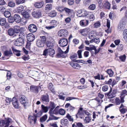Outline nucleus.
I'll use <instances>...</instances> for the list:
<instances>
[{
  "instance_id": "4468645a",
  "label": "nucleus",
  "mask_w": 127,
  "mask_h": 127,
  "mask_svg": "<svg viewBox=\"0 0 127 127\" xmlns=\"http://www.w3.org/2000/svg\"><path fill=\"white\" fill-rule=\"evenodd\" d=\"M59 107V106H57L55 108V109H54V110L53 111H52V114H50V116H51L53 117L54 118L53 119L55 120H58L59 118L58 117H54L53 116V114H57L58 113V109L57 108Z\"/></svg>"
},
{
  "instance_id": "4d7b16f0",
  "label": "nucleus",
  "mask_w": 127,
  "mask_h": 127,
  "mask_svg": "<svg viewBox=\"0 0 127 127\" xmlns=\"http://www.w3.org/2000/svg\"><path fill=\"white\" fill-rule=\"evenodd\" d=\"M64 8L62 6H59L56 8L58 11L62 12L64 11Z\"/></svg>"
},
{
  "instance_id": "1a4fd4ad",
  "label": "nucleus",
  "mask_w": 127,
  "mask_h": 127,
  "mask_svg": "<svg viewBox=\"0 0 127 127\" xmlns=\"http://www.w3.org/2000/svg\"><path fill=\"white\" fill-rule=\"evenodd\" d=\"M76 116L77 118L80 117L81 119H82L84 117V111L82 108L81 107L80 108Z\"/></svg>"
},
{
  "instance_id": "680f3d73",
  "label": "nucleus",
  "mask_w": 127,
  "mask_h": 127,
  "mask_svg": "<svg viewBox=\"0 0 127 127\" xmlns=\"http://www.w3.org/2000/svg\"><path fill=\"white\" fill-rule=\"evenodd\" d=\"M52 5L51 4H49L47 5L45 7L46 10H50L52 8Z\"/></svg>"
},
{
  "instance_id": "dca6fc26",
  "label": "nucleus",
  "mask_w": 127,
  "mask_h": 127,
  "mask_svg": "<svg viewBox=\"0 0 127 127\" xmlns=\"http://www.w3.org/2000/svg\"><path fill=\"white\" fill-rule=\"evenodd\" d=\"M89 20H81L80 22V25L82 27H86L89 24Z\"/></svg>"
},
{
  "instance_id": "bb28decb",
  "label": "nucleus",
  "mask_w": 127,
  "mask_h": 127,
  "mask_svg": "<svg viewBox=\"0 0 127 127\" xmlns=\"http://www.w3.org/2000/svg\"><path fill=\"white\" fill-rule=\"evenodd\" d=\"M80 13L81 15L79 16L81 17L88 16L89 14L91 13V12L86 11H80Z\"/></svg>"
},
{
  "instance_id": "e433bc0d",
  "label": "nucleus",
  "mask_w": 127,
  "mask_h": 127,
  "mask_svg": "<svg viewBox=\"0 0 127 127\" xmlns=\"http://www.w3.org/2000/svg\"><path fill=\"white\" fill-rule=\"evenodd\" d=\"M24 9V7L23 6L21 5L19 7H17L16 10L17 12L18 13H20Z\"/></svg>"
},
{
  "instance_id": "a211bd4d",
  "label": "nucleus",
  "mask_w": 127,
  "mask_h": 127,
  "mask_svg": "<svg viewBox=\"0 0 127 127\" xmlns=\"http://www.w3.org/2000/svg\"><path fill=\"white\" fill-rule=\"evenodd\" d=\"M12 102V104L15 108L16 109L18 108L19 105L18 100L14 97L13 98Z\"/></svg>"
},
{
  "instance_id": "ddd939ff",
  "label": "nucleus",
  "mask_w": 127,
  "mask_h": 127,
  "mask_svg": "<svg viewBox=\"0 0 127 127\" xmlns=\"http://www.w3.org/2000/svg\"><path fill=\"white\" fill-rule=\"evenodd\" d=\"M78 32L84 36L87 35L89 32L88 29L87 28L79 30H78Z\"/></svg>"
},
{
  "instance_id": "79ce46f5",
  "label": "nucleus",
  "mask_w": 127,
  "mask_h": 127,
  "mask_svg": "<svg viewBox=\"0 0 127 127\" xmlns=\"http://www.w3.org/2000/svg\"><path fill=\"white\" fill-rule=\"evenodd\" d=\"M88 16L89 17L90 21H93L95 19L93 13L91 12V13L89 14Z\"/></svg>"
},
{
  "instance_id": "c03bdc74",
  "label": "nucleus",
  "mask_w": 127,
  "mask_h": 127,
  "mask_svg": "<svg viewBox=\"0 0 127 127\" xmlns=\"http://www.w3.org/2000/svg\"><path fill=\"white\" fill-rule=\"evenodd\" d=\"M41 107L43 112L46 113L48 111V108L47 107L43 105H42L41 106Z\"/></svg>"
},
{
  "instance_id": "de8ad7c7",
  "label": "nucleus",
  "mask_w": 127,
  "mask_h": 127,
  "mask_svg": "<svg viewBox=\"0 0 127 127\" xmlns=\"http://www.w3.org/2000/svg\"><path fill=\"white\" fill-rule=\"evenodd\" d=\"M96 7V5L95 4H91L89 7L88 8L89 9L94 10Z\"/></svg>"
},
{
  "instance_id": "7ed1b4c3",
  "label": "nucleus",
  "mask_w": 127,
  "mask_h": 127,
  "mask_svg": "<svg viewBox=\"0 0 127 127\" xmlns=\"http://www.w3.org/2000/svg\"><path fill=\"white\" fill-rule=\"evenodd\" d=\"M58 34L59 36L63 38L67 36L68 33V31L66 30L61 29L58 31Z\"/></svg>"
},
{
  "instance_id": "ea45409f",
  "label": "nucleus",
  "mask_w": 127,
  "mask_h": 127,
  "mask_svg": "<svg viewBox=\"0 0 127 127\" xmlns=\"http://www.w3.org/2000/svg\"><path fill=\"white\" fill-rule=\"evenodd\" d=\"M91 118L89 116H87L86 117L85 119H84V121L85 123H88L91 121Z\"/></svg>"
},
{
  "instance_id": "c85d7f7f",
  "label": "nucleus",
  "mask_w": 127,
  "mask_h": 127,
  "mask_svg": "<svg viewBox=\"0 0 127 127\" xmlns=\"http://www.w3.org/2000/svg\"><path fill=\"white\" fill-rule=\"evenodd\" d=\"M46 45L47 47L49 48H53L54 46L53 43L51 41H47L46 43Z\"/></svg>"
},
{
  "instance_id": "864d4df0",
  "label": "nucleus",
  "mask_w": 127,
  "mask_h": 127,
  "mask_svg": "<svg viewBox=\"0 0 127 127\" xmlns=\"http://www.w3.org/2000/svg\"><path fill=\"white\" fill-rule=\"evenodd\" d=\"M47 116L46 115H45L43 116L40 119V121L41 122H45L47 119Z\"/></svg>"
},
{
  "instance_id": "cd10ccee",
  "label": "nucleus",
  "mask_w": 127,
  "mask_h": 127,
  "mask_svg": "<svg viewBox=\"0 0 127 127\" xmlns=\"http://www.w3.org/2000/svg\"><path fill=\"white\" fill-rule=\"evenodd\" d=\"M37 72L34 71H30L28 73V76L33 78L34 77V76L35 75V74Z\"/></svg>"
},
{
  "instance_id": "bf43d9fd",
  "label": "nucleus",
  "mask_w": 127,
  "mask_h": 127,
  "mask_svg": "<svg viewBox=\"0 0 127 127\" xmlns=\"http://www.w3.org/2000/svg\"><path fill=\"white\" fill-rule=\"evenodd\" d=\"M123 45L122 44H120L118 46L117 49L119 51H121L123 49Z\"/></svg>"
},
{
  "instance_id": "4c0bfd02",
  "label": "nucleus",
  "mask_w": 127,
  "mask_h": 127,
  "mask_svg": "<svg viewBox=\"0 0 127 127\" xmlns=\"http://www.w3.org/2000/svg\"><path fill=\"white\" fill-rule=\"evenodd\" d=\"M57 12L55 11L54 10L51 11L48 14L49 16L51 17H54L56 16Z\"/></svg>"
},
{
  "instance_id": "37998d69",
  "label": "nucleus",
  "mask_w": 127,
  "mask_h": 127,
  "mask_svg": "<svg viewBox=\"0 0 127 127\" xmlns=\"http://www.w3.org/2000/svg\"><path fill=\"white\" fill-rule=\"evenodd\" d=\"M8 32L10 36L13 35L15 32L14 30L12 28L9 29L8 31Z\"/></svg>"
},
{
  "instance_id": "b1692460",
  "label": "nucleus",
  "mask_w": 127,
  "mask_h": 127,
  "mask_svg": "<svg viewBox=\"0 0 127 127\" xmlns=\"http://www.w3.org/2000/svg\"><path fill=\"white\" fill-rule=\"evenodd\" d=\"M44 4V2L41 1L40 2H37L35 3L34 6L37 8H40L42 7Z\"/></svg>"
},
{
  "instance_id": "6ab92c4d",
  "label": "nucleus",
  "mask_w": 127,
  "mask_h": 127,
  "mask_svg": "<svg viewBox=\"0 0 127 127\" xmlns=\"http://www.w3.org/2000/svg\"><path fill=\"white\" fill-rule=\"evenodd\" d=\"M56 106V105L54 102H50L49 106V108L50 109L49 112V114H52V111L53 110V109L55 108Z\"/></svg>"
},
{
  "instance_id": "0e129e2a",
  "label": "nucleus",
  "mask_w": 127,
  "mask_h": 127,
  "mask_svg": "<svg viewBox=\"0 0 127 127\" xmlns=\"http://www.w3.org/2000/svg\"><path fill=\"white\" fill-rule=\"evenodd\" d=\"M8 21L9 23H12L14 22V18H13L12 17H10L8 19Z\"/></svg>"
},
{
  "instance_id": "49530a36",
  "label": "nucleus",
  "mask_w": 127,
  "mask_h": 127,
  "mask_svg": "<svg viewBox=\"0 0 127 127\" xmlns=\"http://www.w3.org/2000/svg\"><path fill=\"white\" fill-rule=\"evenodd\" d=\"M70 122H73V119L71 116L69 114H66V117Z\"/></svg>"
},
{
  "instance_id": "aec40b11",
  "label": "nucleus",
  "mask_w": 127,
  "mask_h": 127,
  "mask_svg": "<svg viewBox=\"0 0 127 127\" xmlns=\"http://www.w3.org/2000/svg\"><path fill=\"white\" fill-rule=\"evenodd\" d=\"M27 38L29 41L32 42L34 39L35 36L33 34L30 33L28 34Z\"/></svg>"
},
{
  "instance_id": "7c9ffc66",
  "label": "nucleus",
  "mask_w": 127,
  "mask_h": 127,
  "mask_svg": "<svg viewBox=\"0 0 127 127\" xmlns=\"http://www.w3.org/2000/svg\"><path fill=\"white\" fill-rule=\"evenodd\" d=\"M68 123V121L67 119H64L61 120V123L63 126H66Z\"/></svg>"
},
{
  "instance_id": "a18cd8bd",
  "label": "nucleus",
  "mask_w": 127,
  "mask_h": 127,
  "mask_svg": "<svg viewBox=\"0 0 127 127\" xmlns=\"http://www.w3.org/2000/svg\"><path fill=\"white\" fill-rule=\"evenodd\" d=\"M15 3L13 1H9L8 3V5L11 7H13L15 6Z\"/></svg>"
},
{
  "instance_id": "f3484780",
  "label": "nucleus",
  "mask_w": 127,
  "mask_h": 127,
  "mask_svg": "<svg viewBox=\"0 0 127 127\" xmlns=\"http://www.w3.org/2000/svg\"><path fill=\"white\" fill-rule=\"evenodd\" d=\"M41 99L43 103H47L49 101L48 95H43L41 97Z\"/></svg>"
},
{
  "instance_id": "69168bd1",
  "label": "nucleus",
  "mask_w": 127,
  "mask_h": 127,
  "mask_svg": "<svg viewBox=\"0 0 127 127\" xmlns=\"http://www.w3.org/2000/svg\"><path fill=\"white\" fill-rule=\"evenodd\" d=\"M87 87V86L86 85H85L83 86H79L77 88L79 89H83L86 88Z\"/></svg>"
},
{
  "instance_id": "9d476101",
  "label": "nucleus",
  "mask_w": 127,
  "mask_h": 127,
  "mask_svg": "<svg viewBox=\"0 0 127 127\" xmlns=\"http://www.w3.org/2000/svg\"><path fill=\"white\" fill-rule=\"evenodd\" d=\"M112 89L111 88L109 92L107 93V95L108 96L109 98H111L115 97V95L116 93V91L114 89V90L111 93Z\"/></svg>"
},
{
  "instance_id": "412c9836",
  "label": "nucleus",
  "mask_w": 127,
  "mask_h": 127,
  "mask_svg": "<svg viewBox=\"0 0 127 127\" xmlns=\"http://www.w3.org/2000/svg\"><path fill=\"white\" fill-rule=\"evenodd\" d=\"M58 50L59 51V53L58 54V56L60 57H62L64 56V54L68 53V48H67L66 51L64 52L60 49L59 48Z\"/></svg>"
},
{
  "instance_id": "c9c22d12",
  "label": "nucleus",
  "mask_w": 127,
  "mask_h": 127,
  "mask_svg": "<svg viewBox=\"0 0 127 127\" xmlns=\"http://www.w3.org/2000/svg\"><path fill=\"white\" fill-rule=\"evenodd\" d=\"M14 31L16 33H19L20 31V27L18 26L15 25L14 27Z\"/></svg>"
},
{
  "instance_id": "052dcab7",
  "label": "nucleus",
  "mask_w": 127,
  "mask_h": 127,
  "mask_svg": "<svg viewBox=\"0 0 127 127\" xmlns=\"http://www.w3.org/2000/svg\"><path fill=\"white\" fill-rule=\"evenodd\" d=\"M64 10L65 12L66 13H67L68 14H69L71 13L72 10L66 7H64Z\"/></svg>"
},
{
  "instance_id": "72a5a7b5",
  "label": "nucleus",
  "mask_w": 127,
  "mask_h": 127,
  "mask_svg": "<svg viewBox=\"0 0 127 127\" xmlns=\"http://www.w3.org/2000/svg\"><path fill=\"white\" fill-rule=\"evenodd\" d=\"M48 89L54 94H55L56 93V92L52 84L50 83L48 85Z\"/></svg>"
},
{
  "instance_id": "393cba45",
  "label": "nucleus",
  "mask_w": 127,
  "mask_h": 127,
  "mask_svg": "<svg viewBox=\"0 0 127 127\" xmlns=\"http://www.w3.org/2000/svg\"><path fill=\"white\" fill-rule=\"evenodd\" d=\"M14 21L17 23H18L21 21V17L18 14H15L14 15Z\"/></svg>"
},
{
  "instance_id": "2f4dec72",
  "label": "nucleus",
  "mask_w": 127,
  "mask_h": 127,
  "mask_svg": "<svg viewBox=\"0 0 127 127\" xmlns=\"http://www.w3.org/2000/svg\"><path fill=\"white\" fill-rule=\"evenodd\" d=\"M70 65L73 68L77 69H79L81 67V66L77 63H71Z\"/></svg>"
},
{
  "instance_id": "f704fd0d",
  "label": "nucleus",
  "mask_w": 127,
  "mask_h": 127,
  "mask_svg": "<svg viewBox=\"0 0 127 127\" xmlns=\"http://www.w3.org/2000/svg\"><path fill=\"white\" fill-rule=\"evenodd\" d=\"M123 36L125 41L127 42V29H125L123 33Z\"/></svg>"
},
{
  "instance_id": "a878e982",
  "label": "nucleus",
  "mask_w": 127,
  "mask_h": 127,
  "mask_svg": "<svg viewBox=\"0 0 127 127\" xmlns=\"http://www.w3.org/2000/svg\"><path fill=\"white\" fill-rule=\"evenodd\" d=\"M39 87L34 86H32L30 87V90L31 91L35 93H37L38 92Z\"/></svg>"
},
{
  "instance_id": "9b49d317",
  "label": "nucleus",
  "mask_w": 127,
  "mask_h": 127,
  "mask_svg": "<svg viewBox=\"0 0 127 127\" xmlns=\"http://www.w3.org/2000/svg\"><path fill=\"white\" fill-rule=\"evenodd\" d=\"M110 4L108 1L107 0L104 1L102 3V7L109 10L110 8Z\"/></svg>"
},
{
  "instance_id": "423d86ee",
  "label": "nucleus",
  "mask_w": 127,
  "mask_h": 127,
  "mask_svg": "<svg viewBox=\"0 0 127 127\" xmlns=\"http://www.w3.org/2000/svg\"><path fill=\"white\" fill-rule=\"evenodd\" d=\"M24 39L21 37H19L14 42V44L16 46H20L24 43Z\"/></svg>"
},
{
  "instance_id": "774afa93",
  "label": "nucleus",
  "mask_w": 127,
  "mask_h": 127,
  "mask_svg": "<svg viewBox=\"0 0 127 127\" xmlns=\"http://www.w3.org/2000/svg\"><path fill=\"white\" fill-rule=\"evenodd\" d=\"M12 100H11V98H9L8 97H6L5 99V101L7 103V104H9L10 102L12 101Z\"/></svg>"
},
{
  "instance_id": "338daca9",
  "label": "nucleus",
  "mask_w": 127,
  "mask_h": 127,
  "mask_svg": "<svg viewBox=\"0 0 127 127\" xmlns=\"http://www.w3.org/2000/svg\"><path fill=\"white\" fill-rule=\"evenodd\" d=\"M108 87L107 85H105L102 87V90L103 92H106L108 90Z\"/></svg>"
},
{
  "instance_id": "2eb2a0df",
  "label": "nucleus",
  "mask_w": 127,
  "mask_h": 127,
  "mask_svg": "<svg viewBox=\"0 0 127 127\" xmlns=\"http://www.w3.org/2000/svg\"><path fill=\"white\" fill-rule=\"evenodd\" d=\"M29 31L31 32H34L37 30V27L34 24L30 25L28 27Z\"/></svg>"
},
{
  "instance_id": "8fccbe9b",
  "label": "nucleus",
  "mask_w": 127,
  "mask_h": 127,
  "mask_svg": "<svg viewBox=\"0 0 127 127\" xmlns=\"http://www.w3.org/2000/svg\"><path fill=\"white\" fill-rule=\"evenodd\" d=\"M6 20L4 18H2L0 19V24L2 26L4 25L6 23Z\"/></svg>"
},
{
  "instance_id": "f03ea898",
  "label": "nucleus",
  "mask_w": 127,
  "mask_h": 127,
  "mask_svg": "<svg viewBox=\"0 0 127 127\" xmlns=\"http://www.w3.org/2000/svg\"><path fill=\"white\" fill-rule=\"evenodd\" d=\"M48 53L50 56L53 57L55 54V52L53 48L46 49L43 51V55L46 56Z\"/></svg>"
},
{
  "instance_id": "a19ab883",
  "label": "nucleus",
  "mask_w": 127,
  "mask_h": 127,
  "mask_svg": "<svg viewBox=\"0 0 127 127\" xmlns=\"http://www.w3.org/2000/svg\"><path fill=\"white\" fill-rule=\"evenodd\" d=\"M12 53L10 49L9 50L5 51L4 52V54L5 56H8L12 54Z\"/></svg>"
},
{
  "instance_id": "09e8293b",
  "label": "nucleus",
  "mask_w": 127,
  "mask_h": 127,
  "mask_svg": "<svg viewBox=\"0 0 127 127\" xmlns=\"http://www.w3.org/2000/svg\"><path fill=\"white\" fill-rule=\"evenodd\" d=\"M107 72L109 75L110 77H112L113 74V72L111 69H108L107 70Z\"/></svg>"
},
{
  "instance_id": "39448f33",
  "label": "nucleus",
  "mask_w": 127,
  "mask_h": 127,
  "mask_svg": "<svg viewBox=\"0 0 127 127\" xmlns=\"http://www.w3.org/2000/svg\"><path fill=\"white\" fill-rule=\"evenodd\" d=\"M50 24L51 26H46L45 28L47 29L50 30L55 27L57 25V22L55 20H52L50 22Z\"/></svg>"
},
{
  "instance_id": "e2e57ef3",
  "label": "nucleus",
  "mask_w": 127,
  "mask_h": 127,
  "mask_svg": "<svg viewBox=\"0 0 127 127\" xmlns=\"http://www.w3.org/2000/svg\"><path fill=\"white\" fill-rule=\"evenodd\" d=\"M59 112V114L62 115H64L65 114V110L62 109H60Z\"/></svg>"
},
{
  "instance_id": "f8f14e48",
  "label": "nucleus",
  "mask_w": 127,
  "mask_h": 127,
  "mask_svg": "<svg viewBox=\"0 0 127 127\" xmlns=\"http://www.w3.org/2000/svg\"><path fill=\"white\" fill-rule=\"evenodd\" d=\"M32 14L33 17L36 18L40 17L41 15V12L39 10L34 11L32 12Z\"/></svg>"
},
{
  "instance_id": "f257e3e1",
  "label": "nucleus",
  "mask_w": 127,
  "mask_h": 127,
  "mask_svg": "<svg viewBox=\"0 0 127 127\" xmlns=\"http://www.w3.org/2000/svg\"><path fill=\"white\" fill-rule=\"evenodd\" d=\"M19 100L20 103L26 108L28 104V100L26 96L23 95H21L19 97Z\"/></svg>"
},
{
  "instance_id": "0eeeda50",
  "label": "nucleus",
  "mask_w": 127,
  "mask_h": 127,
  "mask_svg": "<svg viewBox=\"0 0 127 127\" xmlns=\"http://www.w3.org/2000/svg\"><path fill=\"white\" fill-rule=\"evenodd\" d=\"M59 44L60 46L64 47L66 46L67 45L68 41L66 39L62 38L59 40Z\"/></svg>"
},
{
  "instance_id": "6e6d98bb",
  "label": "nucleus",
  "mask_w": 127,
  "mask_h": 127,
  "mask_svg": "<svg viewBox=\"0 0 127 127\" xmlns=\"http://www.w3.org/2000/svg\"><path fill=\"white\" fill-rule=\"evenodd\" d=\"M91 1L92 0H84L83 3L85 5H88Z\"/></svg>"
},
{
  "instance_id": "603ef678",
  "label": "nucleus",
  "mask_w": 127,
  "mask_h": 127,
  "mask_svg": "<svg viewBox=\"0 0 127 127\" xmlns=\"http://www.w3.org/2000/svg\"><path fill=\"white\" fill-rule=\"evenodd\" d=\"M4 15L6 17L9 18L10 17L11 14L8 11H5L4 13Z\"/></svg>"
},
{
  "instance_id": "6e6552de",
  "label": "nucleus",
  "mask_w": 127,
  "mask_h": 127,
  "mask_svg": "<svg viewBox=\"0 0 127 127\" xmlns=\"http://www.w3.org/2000/svg\"><path fill=\"white\" fill-rule=\"evenodd\" d=\"M11 121V119L10 118H8L5 120H1L0 121V126L2 127L4 126L6 124H9Z\"/></svg>"
},
{
  "instance_id": "473e14b6",
  "label": "nucleus",
  "mask_w": 127,
  "mask_h": 127,
  "mask_svg": "<svg viewBox=\"0 0 127 127\" xmlns=\"http://www.w3.org/2000/svg\"><path fill=\"white\" fill-rule=\"evenodd\" d=\"M12 49L14 53L17 56H19L21 54L20 53V51L16 50L14 47H12Z\"/></svg>"
},
{
  "instance_id": "13d9d810",
  "label": "nucleus",
  "mask_w": 127,
  "mask_h": 127,
  "mask_svg": "<svg viewBox=\"0 0 127 127\" xmlns=\"http://www.w3.org/2000/svg\"><path fill=\"white\" fill-rule=\"evenodd\" d=\"M25 1V0H15L16 3L18 5L24 3Z\"/></svg>"
},
{
  "instance_id": "58836bf2",
  "label": "nucleus",
  "mask_w": 127,
  "mask_h": 127,
  "mask_svg": "<svg viewBox=\"0 0 127 127\" xmlns=\"http://www.w3.org/2000/svg\"><path fill=\"white\" fill-rule=\"evenodd\" d=\"M22 14L24 17L26 18H28L30 17V14L28 10L24 11L22 13Z\"/></svg>"
},
{
  "instance_id": "c756f323",
  "label": "nucleus",
  "mask_w": 127,
  "mask_h": 127,
  "mask_svg": "<svg viewBox=\"0 0 127 127\" xmlns=\"http://www.w3.org/2000/svg\"><path fill=\"white\" fill-rule=\"evenodd\" d=\"M65 107L68 108V109L70 111H72L75 108L72 106L69 103H67L65 105Z\"/></svg>"
},
{
  "instance_id": "20e7f679",
  "label": "nucleus",
  "mask_w": 127,
  "mask_h": 127,
  "mask_svg": "<svg viewBox=\"0 0 127 127\" xmlns=\"http://www.w3.org/2000/svg\"><path fill=\"white\" fill-rule=\"evenodd\" d=\"M46 40V38L44 36L42 37V38L38 40L36 42L37 46L39 47H42L44 46V44Z\"/></svg>"
},
{
  "instance_id": "3c124183",
  "label": "nucleus",
  "mask_w": 127,
  "mask_h": 127,
  "mask_svg": "<svg viewBox=\"0 0 127 127\" xmlns=\"http://www.w3.org/2000/svg\"><path fill=\"white\" fill-rule=\"evenodd\" d=\"M94 28H98L100 26V23L99 21H97L94 24Z\"/></svg>"
},
{
  "instance_id": "5701e85b",
  "label": "nucleus",
  "mask_w": 127,
  "mask_h": 127,
  "mask_svg": "<svg viewBox=\"0 0 127 127\" xmlns=\"http://www.w3.org/2000/svg\"><path fill=\"white\" fill-rule=\"evenodd\" d=\"M28 119L29 121L30 124H31L33 122L34 124L35 123L37 119L36 117L34 116H29V117Z\"/></svg>"
},
{
  "instance_id": "5fc2aeb1",
  "label": "nucleus",
  "mask_w": 127,
  "mask_h": 127,
  "mask_svg": "<svg viewBox=\"0 0 127 127\" xmlns=\"http://www.w3.org/2000/svg\"><path fill=\"white\" fill-rule=\"evenodd\" d=\"M121 60L122 62H125L126 58V56L125 55H121L119 57Z\"/></svg>"
},
{
  "instance_id": "4be33fe9",
  "label": "nucleus",
  "mask_w": 127,
  "mask_h": 127,
  "mask_svg": "<svg viewBox=\"0 0 127 127\" xmlns=\"http://www.w3.org/2000/svg\"><path fill=\"white\" fill-rule=\"evenodd\" d=\"M125 24L124 22H120L118 27V30L121 31H122L125 28Z\"/></svg>"
}]
</instances>
